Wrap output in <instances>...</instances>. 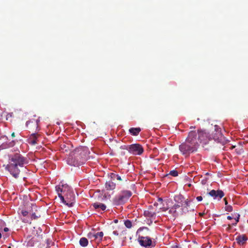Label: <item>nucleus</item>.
Masks as SVG:
<instances>
[{"label": "nucleus", "mask_w": 248, "mask_h": 248, "mask_svg": "<svg viewBox=\"0 0 248 248\" xmlns=\"http://www.w3.org/2000/svg\"><path fill=\"white\" fill-rule=\"evenodd\" d=\"M8 164L5 169L15 178L19 176L21 169L28 163V159L18 153L8 155Z\"/></svg>", "instance_id": "1"}, {"label": "nucleus", "mask_w": 248, "mask_h": 248, "mask_svg": "<svg viewBox=\"0 0 248 248\" xmlns=\"http://www.w3.org/2000/svg\"><path fill=\"white\" fill-rule=\"evenodd\" d=\"M195 136L194 133L189 132L185 142L179 146L181 153L186 156H188L190 154L196 152L199 147Z\"/></svg>", "instance_id": "2"}, {"label": "nucleus", "mask_w": 248, "mask_h": 248, "mask_svg": "<svg viewBox=\"0 0 248 248\" xmlns=\"http://www.w3.org/2000/svg\"><path fill=\"white\" fill-rule=\"evenodd\" d=\"M190 132L194 133L196 135L195 139L197 140V143L199 144V143L203 142L204 144H206L209 140H211L212 138L215 140L217 141L218 142H223V140L224 139V137L223 135L220 133H218L217 134L218 136L214 137H212L209 133L205 132L204 130H198V132H196L195 131H191Z\"/></svg>", "instance_id": "3"}, {"label": "nucleus", "mask_w": 248, "mask_h": 248, "mask_svg": "<svg viewBox=\"0 0 248 248\" xmlns=\"http://www.w3.org/2000/svg\"><path fill=\"white\" fill-rule=\"evenodd\" d=\"M60 198L62 202L68 207L73 206L75 202V196L74 192L70 187L68 188L67 192L64 195L60 194Z\"/></svg>", "instance_id": "4"}, {"label": "nucleus", "mask_w": 248, "mask_h": 248, "mask_svg": "<svg viewBox=\"0 0 248 248\" xmlns=\"http://www.w3.org/2000/svg\"><path fill=\"white\" fill-rule=\"evenodd\" d=\"M132 192L129 190H122L113 199V203L115 205L124 204L132 196Z\"/></svg>", "instance_id": "5"}, {"label": "nucleus", "mask_w": 248, "mask_h": 248, "mask_svg": "<svg viewBox=\"0 0 248 248\" xmlns=\"http://www.w3.org/2000/svg\"><path fill=\"white\" fill-rule=\"evenodd\" d=\"M126 149L129 153L135 155H140L143 152V148L140 144H133L129 145Z\"/></svg>", "instance_id": "6"}, {"label": "nucleus", "mask_w": 248, "mask_h": 248, "mask_svg": "<svg viewBox=\"0 0 248 248\" xmlns=\"http://www.w3.org/2000/svg\"><path fill=\"white\" fill-rule=\"evenodd\" d=\"M40 121L39 119H32L26 122V126L32 131H39L38 124Z\"/></svg>", "instance_id": "7"}, {"label": "nucleus", "mask_w": 248, "mask_h": 248, "mask_svg": "<svg viewBox=\"0 0 248 248\" xmlns=\"http://www.w3.org/2000/svg\"><path fill=\"white\" fill-rule=\"evenodd\" d=\"M138 241L141 246L144 247H148L151 246L154 247L155 246V244H153L151 238L148 236H139Z\"/></svg>", "instance_id": "8"}, {"label": "nucleus", "mask_w": 248, "mask_h": 248, "mask_svg": "<svg viewBox=\"0 0 248 248\" xmlns=\"http://www.w3.org/2000/svg\"><path fill=\"white\" fill-rule=\"evenodd\" d=\"M77 151L83 160H87L89 157L90 152L88 147L85 146L80 147L77 149Z\"/></svg>", "instance_id": "9"}, {"label": "nucleus", "mask_w": 248, "mask_h": 248, "mask_svg": "<svg viewBox=\"0 0 248 248\" xmlns=\"http://www.w3.org/2000/svg\"><path fill=\"white\" fill-rule=\"evenodd\" d=\"M208 194L213 197L214 199H217L218 200H220L224 196V193L221 190H215L213 189L208 193Z\"/></svg>", "instance_id": "10"}, {"label": "nucleus", "mask_w": 248, "mask_h": 248, "mask_svg": "<svg viewBox=\"0 0 248 248\" xmlns=\"http://www.w3.org/2000/svg\"><path fill=\"white\" fill-rule=\"evenodd\" d=\"M40 135L37 133H32L28 139V142L32 145L38 143Z\"/></svg>", "instance_id": "11"}, {"label": "nucleus", "mask_w": 248, "mask_h": 248, "mask_svg": "<svg viewBox=\"0 0 248 248\" xmlns=\"http://www.w3.org/2000/svg\"><path fill=\"white\" fill-rule=\"evenodd\" d=\"M67 185H62V186H56V190L58 194L59 197L60 198V194L64 195L68 190V188H69Z\"/></svg>", "instance_id": "12"}, {"label": "nucleus", "mask_w": 248, "mask_h": 248, "mask_svg": "<svg viewBox=\"0 0 248 248\" xmlns=\"http://www.w3.org/2000/svg\"><path fill=\"white\" fill-rule=\"evenodd\" d=\"M104 233L102 232H98L95 233H89L88 234L89 238L92 239V240H97L100 241L102 240Z\"/></svg>", "instance_id": "13"}, {"label": "nucleus", "mask_w": 248, "mask_h": 248, "mask_svg": "<svg viewBox=\"0 0 248 248\" xmlns=\"http://www.w3.org/2000/svg\"><path fill=\"white\" fill-rule=\"evenodd\" d=\"M248 239V238L246 235L242 234L237 236L236 237L235 240L238 245L242 246L246 243Z\"/></svg>", "instance_id": "14"}, {"label": "nucleus", "mask_w": 248, "mask_h": 248, "mask_svg": "<svg viewBox=\"0 0 248 248\" xmlns=\"http://www.w3.org/2000/svg\"><path fill=\"white\" fill-rule=\"evenodd\" d=\"M93 207L97 210V211H104L106 209V206L105 204L100 203V202H95L92 204Z\"/></svg>", "instance_id": "15"}, {"label": "nucleus", "mask_w": 248, "mask_h": 248, "mask_svg": "<svg viewBox=\"0 0 248 248\" xmlns=\"http://www.w3.org/2000/svg\"><path fill=\"white\" fill-rule=\"evenodd\" d=\"M111 180L106 183V188L108 190H112L115 188L116 184Z\"/></svg>", "instance_id": "16"}, {"label": "nucleus", "mask_w": 248, "mask_h": 248, "mask_svg": "<svg viewBox=\"0 0 248 248\" xmlns=\"http://www.w3.org/2000/svg\"><path fill=\"white\" fill-rule=\"evenodd\" d=\"M141 131L140 127H132L129 129V132L133 136H138Z\"/></svg>", "instance_id": "17"}, {"label": "nucleus", "mask_w": 248, "mask_h": 248, "mask_svg": "<svg viewBox=\"0 0 248 248\" xmlns=\"http://www.w3.org/2000/svg\"><path fill=\"white\" fill-rule=\"evenodd\" d=\"M110 177L111 179L113 181H114L116 179L119 181H121L123 180V179L121 178L120 176L114 173H110Z\"/></svg>", "instance_id": "18"}, {"label": "nucleus", "mask_w": 248, "mask_h": 248, "mask_svg": "<svg viewBox=\"0 0 248 248\" xmlns=\"http://www.w3.org/2000/svg\"><path fill=\"white\" fill-rule=\"evenodd\" d=\"M190 201H188V200H186L185 201L184 203L182 204V205L184 206L183 208L182 209L183 211L184 212H188V208L187 207L189 206V203H190Z\"/></svg>", "instance_id": "19"}, {"label": "nucleus", "mask_w": 248, "mask_h": 248, "mask_svg": "<svg viewBox=\"0 0 248 248\" xmlns=\"http://www.w3.org/2000/svg\"><path fill=\"white\" fill-rule=\"evenodd\" d=\"M79 244L82 247H86L88 244V240L85 237H82L79 240Z\"/></svg>", "instance_id": "20"}, {"label": "nucleus", "mask_w": 248, "mask_h": 248, "mask_svg": "<svg viewBox=\"0 0 248 248\" xmlns=\"http://www.w3.org/2000/svg\"><path fill=\"white\" fill-rule=\"evenodd\" d=\"M124 225L126 227H127V228H131L132 226V222L130 220H126L124 221Z\"/></svg>", "instance_id": "21"}, {"label": "nucleus", "mask_w": 248, "mask_h": 248, "mask_svg": "<svg viewBox=\"0 0 248 248\" xmlns=\"http://www.w3.org/2000/svg\"><path fill=\"white\" fill-rule=\"evenodd\" d=\"M169 175H170L172 176H174V177H176V176H177L178 175V172L177 170H172L171 171H170L169 172Z\"/></svg>", "instance_id": "22"}, {"label": "nucleus", "mask_w": 248, "mask_h": 248, "mask_svg": "<svg viewBox=\"0 0 248 248\" xmlns=\"http://www.w3.org/2000/svg\"><path fill=\"white\" fill-rule=\"evenodd\" d=\"M225 210L227 212H232L233 210V208H232V206H231V205H226L225 206Z\"/></svg>", "instance_id": "23"}, {"label": "nucleus", "mask_w": 248, "mask_h": 248, "mask_svg": "<svg viewBox=\"0 0 248 248\" xmlns=\"http://www.w3.org/2000/svg\"><path fill=\"white\" fill-rule=\"evenodd\" d=\"M240 215L238 214L237 217L236 218H235V222L234 223H232V225L236 226L237 223L239 222V218H240Z\"/></svg>", "instance_id": "24"}, {"label": "nucleus", "mask_w": 248, "mask_h": 248, "mask_svg": "<svg viewBox=\"0 0 248 248\" xmlns=\"http://www.w3.org/2000/svg\"><path fill=\"white\" fill-rule=\"evenodd\" d=\"M180 207V205H179V204H174V205L172 206V209H174V211H173V212H174V213H176V210L177 208H179Z\"/></svg>", "instance_id": "25"}, {"label": "nucleus", "mask_w": 248, "mask_h": 248, "mask_svg": "<svg viewBox=\"0 0 248 248\" xmlns=\"http://www.w3.org/2000/svg\"><path fill=\"white\" fill-rule=\"evenodd\" d=\"M30 212L29 211H27L26 210H22L21 211V214L23 216H27V215L29 214Z\"/></svg>", "instance_id": "26"}, {"label": "nucleus", "mask_w": 248, "mask_h": 248, "mask_svg": "<svg viewBox=\"0 0 248 248\" xmlns=\"http://www.w3.org/2000/svg\"><path fill=\"white\" fill-rule=\"evenodd\" d=\"M38 217V216H37L35 213H31V219H36Z\"/></svg>", "instance_id": "27"}, {"label": "nucleus", "mask_w": 248, "mask_h": 248, "mask_svg": "<svg viewBox=\"0 0 248 248\" xmlns=\"http://www.w3.org/2000/svg\"><path fill=\"white\" fill-rule=\"evenodd\" d=\"M13 116V113H9L6 115V120H8L9 118H11Z\"/></svg>", "instance_id": "28"}, {"label": "nucleus", "mask_w": 248, "mask_h": 248, "mask_svg": "<svg viewBox=\"0 0 248 248\" xmlns=\"http://www.w3.org/2000/svg\"><path fill=\"white\" fill-rule=\"evenodd\" d=\"M196 199L198 202H201L202 200V196H198Z\"/></svg>", "instance_id": "29"}, {"label": "nucleus", "mask_w": 248, "mask_h": 248, "mask_svg": "<svg viewBox=\"0 0 248 248\" xmlns=\"http://www.w3.org/2000/svg\"><path fill=\"white\" fill-rule=\"evenodd\" d=\"M181 197H182V196L181 195H179L178 196H176L174 198V200H175V201H177V199L180 200Z\"/></svg>", "instance_id": "30"}, {"label": "nucleus", "mask_w": 248, "mask_h": 248, "mask_svg": "<svg viewBox=\"0 0 248 248\" xmlns=\"http://www.w3.org/2000/svg\"><path fill=\"white\" fill-rule=\"evenodd\" d=\"M15 142L14 140H13L10 143L9 147H12L15 145Z\"/></svg>", "instance_id": "31"}, {"label": "nucleus", "mask_w": 248, "mask_h": 248, "mask_svg": "<svg viewBox=\"0 0 248 248\" xmlns=\"http://www.w3.org/2000/svg\"><path fill=\"white\" fill-rule=\"evenodd\" d=\"M113 234L117 236L119 234L118 232L117 231H114L113 232Z\"/></svg>", "instance_id": "32"}, {"label": "nucleus", "mask_w": 248, "mask_h": 248, "mask_svg": "<svg viewBox=\"0 0 248 248\" xmlns=\"http://www.w3.org/2000/svg\"><path fill=\"white\" fill-rule=\"evenodd\" d=\"M223 200H224V202H225V205H228V202H227V201L226 198H224Z\"/></svg>", "instance_id": "33"}, {"label": "nucleus", "mask_w": 248, "mask_h": 248, "mask_svg": "<svg viewBox=\"0 0 248 248\" xmlns=\"http://www.w3.org/2000/svg\"><path fill=\"white\" fill-rule=\"evenodd\" d=\"M3 231L5 232H8L9 231V229L8 228H7V227H5V228H4Z\"/></svg>", "instance_id": "34"}, {"label": "nucleus", "mask_w": 248, "mask_h": 248, "mask_svg": "<svg viewBox=\"0 0 248 248\" xmlns=\"http://www.w3.org/2000/svg\"><path fill=\"white\" fill-rule=\"evenodd\" d=\"M173 211H174V209H172V208H171V209H170V210L169 212H170V213H174L173 212Z\"/></svg>", "instance_id": "35"}, {"label": "nucleus", "mask_w": 248, "mask_h": 248, "mask_svg": "<svg viewBox=\"0 0 248 248\" xmlns=\"http://www.w3.org/2000/svg\"><path fill=\"white\" fill-rule=\"evenodd\" d=\"M227 218L229 220H231V219H232V217L231 216H228Z\"/></svg>", "instance_id": "36"}, {"label": "nucleus", "mask_w": 248, "mask_h": 248, "mask_svg": "<svg viewBox=\"0 0 248 248\" xmlns=\"http://www.w3.org/2000/svg\"><path fill=\"white\" fill-rule=\"evenodd\" d=\"M11 136L13 138L15 137V133L14 132L12 133L11 134Z\"/></svg>", "instance_id": "37"}, {"label": "nucleus", "mask_w": 248, "mask_h": 248, "mask_svg": "<svg viewBox=\"0 0 248 248\" xmlns=\"http://www.w3.org/2000/svg\"><path fill=\"white\" fill-rule=\"evenodd\" d=\"M191 186H192V185H191V184H189L188 185V187H191Z\"/></svg>", "instance_id": "38"}, {"label": "nucleus", "mask_w": 248, "mask_h": 248, "mask_svg": "<svg viewBox=\"0 0 248 248\" xmlns=\"http://www.w3.org/2000/svg\"><path fill=\"white\" fill-rule=\"evenodd\" d=\"M32 207H34V208H36V206L35 205H32Z\"/></svg>", "instance_id": "39"}, {"label": "nucleus", "mask_w": 248, "mask_h": 248, "mask_svg": "<svg viewBox=\"0 0 248 248\" xmlns=\"http://www.w3.org/2000/svg\"><path fill=\"white\" fill-rule=\"evenodd\" d=\"M158 200L159 201H161V202L162 201V200L161 198H159Z\"/></svg>", "instance_id": "40"}, {"label": "nucleus", "mask_w": 248, "mask_h": 248, "mask_svg": "<svg viewBox=\"0 0 248 248\" xmlns=\"http://www.w3.org/2000/svg\"><path fill=\"white\" fill-rule=\"evenodd\" d=\"M114 222H115V223H116V222H118V220H114Z\"/></svg>", "instance_id": "41"}, {"label": "nucleus", "mask_w": 248, "mask_h": 248, "mask_svg": "<svg viewBox=\"0 0 248 248\" xmlns=\"http://www.w3.org/2000/svg\"><path fill=\"white\" fill-rule=\"evenodd\" d=\"M194 127L193 126H191L190 128H193Z\"/></svg>", "instance_id": "42"}]
</instances>
